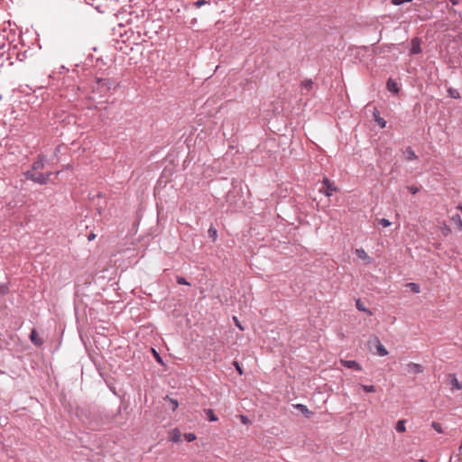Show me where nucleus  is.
<instances>
[{
    "mask_svg": "<svg viewBox=\"0 0 462 462\" xmlns=\"http://www.w3.org/2000/svg\"><path fill=\"white\" fill-rule=\"evenodd\" d=\"M184 439L188 441V442H191V441H194L197 437L194 433H185L184 434Z\"/></svg>",
    "mask_w": 462,
    "mask_h": 462,
    "instance_id": "nucleus-23",
    "label": "nucleus"
},
{
    "mask_svg": "<svg viewBox=\"0 0 462 462\" xmlns=\"http://www.w3.org/2000/svg\"><path fill=\"white\" fill-rule=\"evenodd\" d=\"M457 209H459L462 212V205L457 206Z\"/></svg>",
    "mask_w": 462,
    "mask_h": 462,
    "instance_id": "nucleus-40",
    "label": "nucleus"
},
{
    "mask_svg": "<svg viewBox=\"0 0 462 462\" xmlns=\"http://www.w3.org/2000/svg\"><path fill=\"white\" fill-rule=\"evenodd\" d=\"M208 4H209V2H208V1H206V0H198V1L194 2V4H193V5H194V6H195L196 8H200V7H202L203 5H208Z\"/></svg>",
    "mask_w": 462,
    "mask_h": 462,
    "instance_id": "nucleus-24",
    "label": "nucleus"
},
{
    "mask_svg": "<svg viewBox=\"0 0 462 462\" xmlns=\"http://www.w3.org/2000/svg\"><path fill=\"white\" fill-rule=\"evenodd\" d=\"M451 221L457 226L458 230L462 231V219L458 214L453 215Z\"/></svg>",
    "mask_w": 462,
    "mask_h": 462,
    "instance_id": "nucleus-13",
    "label": "nucleus"
},
{
    "mask_svg": "<svg viewBox=\"0 0 462 462\" xmlns=\"http://www.w3.org/2000/svg\"><path fill=\"white\" fill-rule=\"evenodd\" d=\"M169 401H170V402L171 404L172 410L175 411L178 408V406H179L178 401L175 400V399H169Z\"/></svg>",
    "mask_w": 462,
    "mask_h": 462,
    "instance_id": "nucleus-30",
    "label": "nucleus"
},
{
    "mask_svg": "<svg viewBox=\"0 0 462 462\" xmlns=\"http://www.w3.org/2000/svg\"><path fill=\"white\" fill-rule=\"evenodd\" d=\"M342 365L346 368L361 371L362 366L355 360H340Z\"/></svg>",
    "mask_w": 462,
    "mask_h": 462,
    "instance_id": "nucleus-5",
    "label": "nucleus"
},
{
    "mask_svg": "<svg viewBox=\"0 0 462 462\" xmlns=\"http://www.w3.org/2000/svg\"><path fill=\"white\" fill-rule=\"evenodd\" d=\"M313 86V82L310 79H305L301 82L302 90H306L307 92L310 91Z\"/></svg>",
    "mask_w": 462,
    "mask_h": 462,
    "instance_id": "nucleus-14",
    "label": "nucleus"
},
{
    "mask_svg": "<svg viewBox=\"0 0 462 462\" xmlns=\"http://www.w3.org/2000/svg\"><path fill=\"white\" fill-rule=\"evenodd\" d=\"M152 352H153L154 357L157 360V362L162 363V358L159 356V354L154 349H152Z\"/></svg>",
    "mask_w": 462,
    "mask_h": 462,
    "instance_id": "nucleus-35",
    "label": "nucleus"
},
{
    "mask_svg": "<svg viewBox=\"0 0 462 462\" xmlns=\"http://www.w3.org/2000/svg\"><path fill=\"white\" fill-rule=\"evenodd\" d=\"M406 286L409 287L414 293H419L420 291V286L415 282H410Z\"/></svg>",
    "mask_w": 462,
    "mask_h": 462,
    "instance_id": "nucleus-20",
    "label": "nucleus"
},
{
    "mask_svg": "<svg viewBox=\"0 0 462 462\" xmlns=\"http://www.w3.org/2000/svg\"><path fill=\"white\" fill-rule=\"evenodd\" d=\"M407 189L411 193V194H416L420 191V188L415 186V185H411V186H408L407 187Z\"/></svg>",
    "mask_w": 462,
    "mask_h": 462,
    "instance_id": "nucleus-25",
    "label": "nucleus"
},
{
    "mask_svg": "<svg viewBox=\"0 0 462 462\" xmlns=\"http://www.w3.org/2000/svg\"><path fill=\"white\" fill-rule=\"evenodd\" d=\"M421 52L420 40L419 38H413L411 42L410 54L415 55Z\"/></svg>",
    "mask_w": 462,
    "mask_h": 462,
    "instance_id": "nucleus-4",
    "label": "nucleus"
},
{
    "mask_svg": "<svg viewBox=\"0 0 462 462\" xmlns=\"http://www.w3.org/2000/svg\"><path fill=\"white\" fill-rule=\"evenodd\" d=\"M448 95L452 97V98H455V99H457L460 97V95L458 93V91L453 88H449L448 89Z\"/></svg>",
    "mask_w": 462,
    "mask_h": 462,
    "instance_id": "nucleus-19",
    "label": "nucleus"
},
{
    "mask_svg": "<svg viewBox=\"0 0 462 462\" xmlns=\"http://www.w3.org/2000/svg\"><path fill=\"white\" fill-rule=\"evenodd\" d=\"M379 223L383 227H388V226H391V222L388 219H386V218H381L379 220Z\"/></svg>",
    "mask_w": 462,
    "mask_h": 462,
    "instance_id": "nucleus-27",
    "label": "nucleus"
},
{
    "mask_svg": "<svg viewBox=\"0 0 462 462\" xmlns=\"http://www.w3.org/2000/svg\"><path fill=\"white\" fill-rule=\"evenodd\" d=\"M31 341L36 346H42L43 341L39 337L38 333L35 329H32L30 335Z\"/></svg>",
    "mask_w": 462,
    "mask_h": 462,
    "instance_id": "nucleus-10",
    "label": "nucleus"
},
{
    "mask_svg": "<svg viewBox=\"0 0 462 462\" xmlns=\"http://www.w3.org/2000/svg\"><path fill=\"white\" fill-rule=\"evenodd\" d=\"M432 427L439 433L442 432V429H441V426L440 424L437 423V422H433L432 423Z\"/></svg>",
    "mask_w": 462,
    "mask_h": 462,
    "instance_id": "nucleus-32",
    "label": "nucleus"
},
{
    "mask_svg": "<svg viewBox=\"0 0 462 462\" xmlns=\"http://www.w3.org/2000/svg\"><path fill=\"white\" fill-rule=\"evenodd\" d=\"M295 408L300 410L307 417H309L310 414V411H309V409L305 405H303V404H296Z\"/></svg>",
    "mask_w": 462,
    "mask_h": 462,
    "instance_id": "nucleus-18",
    "label": "nucleus"
},
{
    "mask_svg": "<svg viewBox=\"0 0 462 462\" xmlns=\"http://www.w3.org/2000/svg\"><path fill=\"white\" fill-rule=\"evenodd\" d=\"M405 157L409 161H413V160L417 159V155L415 154L414 151L411 147H408L406 149Z\"/></svg>",
    "mask_w": 462,
    "mask_h": 462,
    "instance_id": "nucleus-15",
    "label": "nucleus"
},
{
    "mask_svg": "<svg viewBox=\"0 0 462 462\" xmlns=\"http://www.w3.org/2000/svg\"><path fill=\"white\" fill-rule=\"evenodd\" d=\"M355 254L359 259L366 262L367 263H371V257L367 254V253L363 248L356 249Z\"/></svg>",
    "mask_w": 462,
    "mask_h": 462,
    "instance_id": "nucleus-8",
    "label": "nucleus"
},
{
    "mask_svg": "<svg viewBox=\"0 0 462 462\" xmlns=\"http://www.w3.org/2000/svg\"><path fill=\"white\" fill-rule=\"evenodd\" d=\"M356 308H357L360 311L365 312V313H367V314H369V315H371V314H372V312H371L367 308H365V307L363 305V303L361 302V300H356Z\"/></svg>",
    "mask_w": 462,
    "mask_h": 462,
    "instance_id": "nucleus-17",
    "label": "nucleus"
},
{
    "mask_svg": "<svg viewBox=\"0 0 462 462\" xmlns=\"http://www.w3.org/2000/svg\"><path fill=\"white\" fill-rule=\"evenodd\" d=\"M377 122H378V124L380 125V126L382 128H383L385 126V125H386L385 121L383 118H378Z\"/></svg>",
    "mask_w": 462,
    "mask_h": 462,
    "instance_id": "nucleus-37",
    "label": "nucleus"
},
{
    "mask_svg": "<svg viewBox=\"0 0 462 462\" xmlns=\"http://www.w3.org/2000/svg\"><path fill=\"white\" fill-rule=\"evenodd\" d=\"M395 430L397 432H400V433L405 432L406 431L405 420H398L395 425Z\"/></svg>",
    "mask_w": 462,
    "mask_h": 462,
    "instance_id": "nucleus-12",
    "label": "nucleus"
},
{
    "mask_svg": "<svg viewBox=\"0 0 462 462\" xmlns=\"http://www.w3.org/2000/svg\"><path fill=\"white\" fill-rule=\"evenodd\" d=\"M234 365L236 366V371L239 373V374H243V370L240 367L239 364L237 362H235Z\"/></svg>",
    "mask_w": 462,
    "mask_h": 462,
    "instance_id": "nucleus-36",
    "label": "nucleus"
},
{
    "mask_svg": "<svg viewBox=\"0 0 462 462\" xmlns=\"http://www.w3.org/2000/svg\"><path fill=\"white\" fill-rule=\"evenodd\" d=\"M209 236L215 240L217 238V230L214 227L208 229Z\"/></svg>",
    "mask_w": 462,
    "mask_h": 462,
    "instance_id": "nucleus-29",
    "label": "nucleus"
},
{
    "mask_svg": "<svg viewBox=\"0 0 462 462\" xmlns=\"http://www.w3.org/2000/svg\"><path fill=\"white\" fill-rule=\"evenodd\" d=\"M324 188L320 189V192L324 193L327 197H331L333 192L337 191V189L328 178H325L322 181Z\"/></svg>",
    "mask_w": 462,
    "mask_h": 462,
    "instance_id": "nucleus-3",
    "label": "nucleus"
},
{
    "mask_svg": "<svg viewBox=\"0 0 462 462\" xmlns=\"http://www.w3.org/2000/svg\"><path fill=\"white\" fill-rule=\"evenodd\" d=\"M205 413L209 421H217L218 420L217 417L215 415L213 410L211 409L205 410Z\"/></svg>",
    "mask_w": 462,
    "mask_h": 462,
    "instance_id": "nucleus-16",
    "label": "nucleus"
},
{
    "mask_svg": "<svg viewBox=\"0 0 462 462\" xmlns=\"http://www.w3.org/2000/svg\"><path fill=\"white\" fill-rule=\"evenodd\" d=\"M240 420L243 424H248L250 422L249 419L245 415H240Z\"/></svg>",
    "mask_w": 462,
    "mask_h": 462,
    "instance_id": "nucleus-33",
    "label": "nucleus"
},
{
    "mask_svg": "<svg viewBox=\"0 0 462 462\" xmlns=\"http://www.w3.org/2000/svg\"><path fill=\"white\" fill-rule=\"evenodd\" d=\"M177 282L179 284L189 285V283L187 282V280L185 278H183V277H180V276L177 277Z\"/></svg>",
    "mask_w": 462,
    "mask_h": 462,
    "instance_id": "nucleus-28",
    "label": "nucleus"
},
{
    "mask_svg": "<svg viewBox=\"0 0 462 462\" xmlns=\"http://www.w3.org/2000/svg\"><path fill=\"white\" fill-rule=\"evenodd\" d=\"M409 373L411 374H420L423 372V367L421 365L410 363L407 365Z\"/></svg>",
    "mask_w": 462,
    "mask_h": 462,
    "instance_id": "nucleus-9",
    "label": "nucleus"
},
{
    "mask_svg": "<svg viewBox=\"0 0 462 462\" xmlns=\"http://www.w3.org/2000/svg\"><path fill=\"white\" fill-rule=\"evenodd\" d=\"M95 238H96V235H95L94 233H90V234L88 236V241H93Z\"/></svg>",
    "mask_w": 462,
    "mask_h": 462,
    "instance_id": "nucleus-38",
    "label": "nucleus"
},
{
    "mask_svg": "<svg viewBox=\"0 0 462 462\" xmlns=\"http://www.w3.org/2000/svg\"><path fill=\"white\" fill-rule=\"evenodd\" d=\"M44 167V157L39 155L32 163V170L26 172L27 179H30L37 183L44 184L48 181L50 174L41 172Z\"/></svg>",
    "mask_w": 462,
    "mask_h": 462,
    "instance_id": "nucleus-1",
    "label": "nucleus"
},
{
    "mask_svg": "<svg viewBox=\"0 0 462 462\" xmlns=\"http://www.w3.org/2000/svg\"><path fill=\"white\" fill-rule=\"evenodd\" d=\"M453 5L459 4L460 0H449Z\"/></svg>",
    "mask_w": 462,
    "mask_h": 462,
    "instance_id": "nucleus-39",
    "label": "nucleus"
},
{
    "mask_svg": "<svg viewBox=\"0 0 462 462\" xmlns=\"http://www.w3.org/2000/svg\"><path fill=\"white\" fill-rule=\"evenodd\" d=\"M449 377L452 390H461L462 383L457 380L456 374H450Z\"/></svg>",
    "mask_w": 462,
    "mask_h": 462,
    "instance_id": "nucleus-11",
    "label": "nucleus"
},
{
    "mask_svg": "<svg viewBox=\"0 0 462 462\" xmlns=\"http://www.w3.org/2000/svg\"><path fill=\"white\" fill-rule=\"evenodd\" d=\"M169 440L174 443H179L181 441V432L179 429H173L169 433Z\"/></svg>",
    "mask_w": 462,
    "mask_h": 462,
    "instance_id": "nucleus-6",
    "label": "nucleus"
},
{
    "mask_svg": "<svg viewBox=\"0 0 462 462\" xmlns=\"http://www.w3.org/2000/svg\"><path fill=\"white\" fill-rule=\"evenodd\" d=\"M420 462H428V461L423 459V458H421V459H420Z\"/></svg>",
    "mask_w": 462,
    "mask_h": 462,
    "instance_id": "nucleus-41",
    "label": "nucleus"
},
{
    "mask_svg": "<svg viewBox=\"0 0 462 462\" xmlns=\"http://www.w3.org/2000/svg\"><path fill=\"white\" fill-rule=\"evenodd\" d=\"M234 321H235V324L236 326L240 329V330H244V328L242 327V325L240 324V322L238 321L237 318L236 317H234L233 318Z\"/></svg>",
    "mask_w": 462,
    "mask_h": 462,
    "instance_id": "nucleus-34",
    "label": "nucleus"
},
{
    "mask_svg": "<svg viewBox=\"0 0 462 462\" xmlns=\"http://www.w3.org/2000/svg\"><path fill=\"white\" fill-rule=\"evenodd\" d=\"M112 83L108 79H97L94 89L98 91L102 96L106 95L111 89Z\"/></svg>",
    "mask_w": 462,
    "mask_h": 462,
    "instance_id": "nucleus-2",
    "label": "nucleus"
},
{
    "mask_svg": "<svg viewBox=\"0 0 462 462\" xmlns=\"http://www.w3.org/2000/svg\"><path fill=\"white\" fill-rule=\"evenodd\" d=\"M440 229H441L442 235L445 236H448L451 233V228L446 224H443V226L440 227Z\"/></svg>",
    "mask_w": 462,
    "mask_h": 462,
    "instance_id": "nucleus-22",
    "label": "nucleus"
},
{
    "mask_svg": "<svg viewBox=\"0 0 462 462\" xmlns=\"http://www.w3.org/2000/svg\"><path fill=\"white\" fill-rule=\"evenodd\" d=\"M412 0H392V3L394 5H400L403 3H408V2H411Z\"/></svg>",
    "mask_w": 462,
    "mask_h": 462,
    "instance_id": "nucleus-31",
    "label": "nucleus"
},
{
    "mask_svg": "<svg viewBox=\"0 0 462 462\" xmlns=\"http://www.w3.org/2000/svg\"><path fill=\"white\" fill-rule=\"evenodd\" d=\"M361 388L364 392L368 393L375 392V387L374 385L361 384Z\"/></svg>",
    "mask_w": 462,
    "mask_h": 462,
    "instance_id": "nucleus-21",
    "label": "nucleus"
},
{
    "mask_svg": "<svg viewBox=\"0 0 462 462\" xmlns=\"http://www.w3.org/2000/svg\"><path fill=\"white\" fill-rule=\"evenodd\" d=\"M375 348H376V354L379 356H385L388 355L387 349L383 346V345L380 342V340L375 337Z\"/></svg>",
    "mask_w": 462,
    "mask_h": 462,
    "instance_id": "nucleus-7",
    "label": "nucleus"
},
{
    "mask_svg": "<svg viewBox=\"0 0 462 462\" xmlns=\"http://www.w3.org/2000/svg\"><path fill=\"white\" fill-rule=\"evenodd\" d=\"M388 88H389L390 91H393V92H397L398 91V88H397L396 83H393V82H391V81L388 82Z\"/></svg>",
    "mask_w": 462,
    "mask_h": 462,
    "instance_id": "nucleus-26",
    "label": "nucleus"
}]
</instances>
